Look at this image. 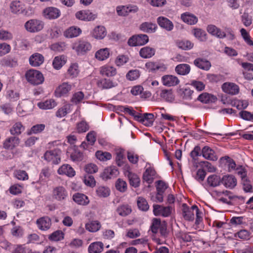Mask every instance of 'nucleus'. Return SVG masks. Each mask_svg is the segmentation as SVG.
<instances>
[{"mask_svg":"<svg viewBox=\"0 0 253 253\" xmlns=\"http://www.w3.org/2000/svg\"><path fill=\"white\" fill-rule=\"evenodd\" d=\"M57 172L60 175H66L69 177H73L76 172L73 168L68 164H64L58 169Z\"/></svg>","mask_w":253,"mask_h":253,"instance_id":"obj_24","label":"nucleus"},{"mask_svg":"<svg viewBox=\"0 0 253 253\" xmlns=\"http://www.w3.org/2000/svg\"><path fill=\"white\" fill-rule=\"evenodd\" d=\"M97 86L102 89H110L117 85V84L109 79H101L97 82Z\"/></svg>","mask_w":253,"mask_h":253,"instance_id":"obj_23","label":"nucleus"},{"mask_svg":"<svg viewBox=\"0 0 253 253\" xmlns=\"http://www.w3.org/2000/svg\"><path fill=\"white\" fill-rule=\"evenodd\" d=\"M99 73L103 76L111 77L116 75L117 70L114 67L106 64L100 68Z\"/></svg>","mask_w":253,"mask_h":253,"instance_id":"obj_21","label":"nucleus"},{"mask_svg":"<svg viewBox=\"0 0 253 253\" xmlns=\"http://www.w3.org/2000/svg\"><path fill=\"white\" fill-rule=\"evenodd\" d=\"M91 35L96 40H102L106 37L107 31L104 26H97L94 28Z\"/></svg>","mask_w":253,"mask_h":253,"instance_id":"obj_25","label":"nucleus"},{"mask_svg":"<svg viewBox=\"0 0 253 253\" xmlns=\"http://www.w3.org/2000/svg\"><path fill=\"white\" fill-rule=\"evenodd\" d=\"M84 94L82 91H78L75 92L71 99V101L75 104L81 102L84 98Z\"/></svg>","mask_w":253,"mask_h":253,"instance_id":"obj_61","label":"nucleus"},{"mask_svg":"<svg viewBox=\"0 0 253 253\" xmlns=\"http://www.w3.org/2000/svg\"><path fill=\"white\" fill-rule=\"evenodd\" d=\"M221 183L226 188L233 189L237 184L236 177L231 174H226L222 177Z\"/></svg>","mask_w":253,"mask_h":253,"instance_id":"obj_11","label":"nucleus"},{"mask_svg":"<svg viewBox=\"0 0 253 253\" xmlns=\"http://www.w3.org/2000/svg\"><path fill=\"white\" fill-rule=\"evenodd\" d=\"M138 10V8L136 5L131 4L118 6L116 8L118 14L123 16L127 15L129 13L136 12Z\"/></svg>","mask_w":253,"mask_h":253,"instance_id":"obj_7","label":"nucleus"},{"mask_svg":"<svg viewBox=\"0 0 253 253\" xmlns=\"http://www.w3.org/2000/svg\"><path fill=\"white\" fill-rule=\"evenodd\" d=\"M154 115L151 113H145L143 115L139 114L136 121L142 123L147 126H151L154 122Z\"/></svg>","mask_w":253,"mask_h":253,"instance_id":"obj_16","label":"nucleus"},{"mask_svg":"<svg viewBox=\"0 0 253 253\" xmlns=\"http://www.w3.org/2000/svg\"><path fill=\"white\" fill-rule=\"evenodd\" d=\"M208 32L211 35L218 38L223 39L226 37L225 33L213 25H210L207 27Z\"/></svg>","mask_w":253,"mask_h":253,"instance_id":"obj_30","label":"nucleus"},{"mask_svg":"<svg viewBox=\"0 0 253 253\" xmlns=\"http://www.w3.org/2000/svg\"><path fill=\"white\" fill-rule=\"evenodd\" d=\"M66 58L64 55L57 56L54 57L52 65L55 69H60L65 63Z\"/></svg>","mask_w":253,"mask_h":253,"instance_id":"obj_43","label":"nucleus"},{"mask_svg":"<svg viewBox=\"0 0 253 253\" xmlns=\"http://www.w3.org/2000/svg\"><path fill=\"white\" fill-rule=\"evenodd\" d=\"M192 33L195 37L200 41H206L207 39L206 33L204 31L200 29H195L193 30Z\"/></svg>","mask_w":253,"mask_h":253,"instance_id":"obj_57","label":"nucleus"},{"mask_svg":"<svg viewBox=\"0 0 253 253\" xmlns=\"http://www.w3.org/2000/svg\"><path fill=\"white\" fill-rule=\"evenodd\" d=\"M139 55L143 58H150L155 53V49L150 46H145L139 50Z\"/></svg>","mask_w":253,"mask_h":253,"instance_id":"obj_32","label":"nucleus"},{"mask_svg":"<svg viewBox=\"0 0 253 253\" xmlns=\"http://www.w3.org/2000/svg\"><path fill=\"white\" fill-rule=\"evenodd\" d=\"M20 139L16 137L11 136L6 138L3 142V147L5 149L12 150L18 146Z\"/></svg>","mask_w":253,"mask_h":253,"instance_id":"obj_18","label":"nucleus"},{"mask_svg":"<svg viewBox=\"0 0 253 253\" xmlns=\"http://www.w3.org/2000/svg\"><path fill=\"white\" fill-rule=\"evenodd\" d=\"M72 48L77 55H84L91 50L92 45L88 41L82 39L75 41L72 44Z\"/></svg>","mask_w":253,"mask_h":253,"instance_id":"obj_1","label":"nucleus"},{"mask_svg":"<svg viewBox=\"0 0 253 253\" xmlns=\"http://www.w3.org/2000/svg\"><path fill=\"white\" fill-rule=\"evenodd\" d=\"M71 105L66 104L62 107L59 108L56 113V116L59 118L65 117L67 114L70 113L71 111Z\"/></svg>","mask_w":253,"mask_h":253,"instance_id":"obj_45","label":"nucleus"},{"mask_svg":"<svg viewBox=\"0 0 253 253\" xmlns=\"http://www.w3.org/2000/svg\"><path fill=\"white\" fill-rule=\"evenodd\" d=\"M129 61V57L123 54L119 55L116 58L115 63L116 66L120 67L126 64Z\"/></svg>","mask_w":253,"mask_h":253,"instance_id":"obj_56","label":"nucleus"},{"mask_svg":"<svg viewBox=\"0 0 253 253\" xmlns=\"http://www.w3.org/2000/svg\"><path fill=\"white\" fill-rule=\"evenodd\" d=\"M84 182L87 186L93 187L95 186L96 181L92 175H85L84 178Z\"/></svg>","mask_w":253,"mask_h":253,"instance_id":"obj_62","label":"nucleus"},{"mask_svg":"<svg viewBox=\"0 0 253 253\" xmlns=\"http://www.w3.org/2000/svg\"><path fill=\"white\" fill-rule=\"evenodd\" d=\"M110 56V49L104 48L97 50L95 54V58L99 61H103L108 59Z\"/></svg>","mask_w":253,"mask_h":253,"instance_id":"obj_34","label":"nucleus"},{"mask_svg":"<svg viewBox=\"0 0 253 253\" xmlns=\"http://www.w3.org/2000/svg\"><path fill=\"white\" fill-rule=\"evenodd\" d=\"M198 99L202 103H209L214 102L216 99V97L209 93H204L200 95L198 97Z\"/></svg>","mask_w":253,"mask_h":253,"instance_id":"obj_47","label":"nucleus"},{"mask_svg":"<svg viewBox=\"0 0 253 253\" xmlns=\"http://www.w3.org/2000/svg\"><path fill=\"white\" fill-rule=\"evenodd\" d=\"M43 22L38 19L29 20L24 25L26 30L30 33L38 32L43 29Z\"/></svg>","mask_w":253,"mask_h":253,"instance_id":"obj_4","label":"nucleus"},{"mask_svg":"<svg viewBox=\"0 0 253 253\" xmlns=\"http://www.w3.org/2000/svg\"><path fill=\"white\" fill-rule=\"evenodd\" d=\"M202 154L205 159L208 160L215 161L218 159L214 150L208 146L202 148Z\"/></svg>","mask_w":253,"mask_h":253,"instance_id":"obj_20","label":"nucleus"},{"mask_svg":"<svg viewBox=\"0 0 253 253\" xmlns=\"http://www.w3.org/2000/svg\"><path fill=\"white\" fill-rule=\"evenodd\" d=\"M137 204L138 209L142 211H147L149 208V206L146 200L142 197L137 198Z\"/></svg>","mask_w":253,"mask_h":253,"instance_id":"obj_54","label":"nucleus"},{"mask_svg":"<svg viewBox=\"0 0 253 253\" xmlns=\"http://www.w3.org/2000/svg\"><path fill=\"white\" fill-rule=\"evenodd\" d=\"M71 159L74 162H79L83 159V154L78 150L75 149L70 154Z\"/></svg>","mask_w":253,"mask_h":253,"instance_id":"obj_63","label":"nucleus"},{"mask_svg":"<svg viewBox=\"0 0 253 253\" xmlns=\"http://www.w3.org/2000/svg\"><path fill=\"white\" fill-rule=\"evenodd\" d=\"M25 129V127L20 122L14 124L10 129V132L12 135H19Z\"/></svg>","mask_w":253,"mask_h":253,"instance_id":"obj_49","label":"nucleus"},{"mask_svg":"<svg viewBox=\"0 0 253 253\" xmlns=\"http://www.w3.org/2000/svg\"><path fill=\"white\" fill-rule=\"evenodd\" d=\"M129 179L130 185L134 187H137L140 184V178L138 175L130 171L126 173Z\"/></svg>","mask_w":253,"mask_h":253,"instance_id":"obj_41","label":"nucleus"},{"mask_svg":"<svg viewBox=\"0 0 253 253\" xmlns=\"http://www.w3.org/2000/svg\"><path fill=\"white\" fill-rule=\"evenodd\" d=\"M57 105L56 102L53 99L47 100L44 102H41L38 103V106L41 109H51Z\"/></svg>","mask_w":253,"mask_h":253,"instance_id":"obj_42","label":"nucleus"},{"mask_svg":"<svg viewBox=\"0 0 253 253\" xmlns=\"http://www.w3.org/2000/svg\"><path fill=\"white\" fill-rule=\"evenodd\" d=\"M43 15L46 19H55L60 16V11L56 7H48L43 10Z\"/></svg>","mask_w":253,"mask_h":253,"instance_id":"obj_13","label":"nucleus"},{"mask_svg":"<svg viewBox=\"0 0 253 253\" xmlns=\"http://www.w3.org/2000/svg\"><path fill=\"white\" fill-rule=\"evenodd\" d=\"M182 215L185 219L192 220L194 218L195 209H193V206L189 208L186 204H182Z\"/></svg>","mask_w":253,"mask_h":253,"instance_id":"obj_26","label":"nucleus"},{"mask_svg":"<svg viewBox=\"0 0 253 253\" xmlns=\"http://www.w3.org/2000/svg\"><path fill=\"white\" fill-rule=\"evenodd\" d=\"M171 211L172 208L170 206L164 207L159 205H153V213L156 216L168 217L170 215Z\"/></svg>","mask_w":253,"mask_h":253,"instance_id":"obj_6","label":"nucleus"},{"mask_svg":"<svg viewBox=\"0 0 253 253\" xmlns=\"http://www.w3.org/2000/svg\"><path fill=\"white\" fill-rule=\"evenodd\" d=\"M36 223L40 230L45 231L50 227L51 221L48 217L44 216L37 219Z\"/></svg>","mask_w":253,"mask_h":253,"instance_id":"obj_22","label":"nucleus"},{"mask_svg":"<svg viewBox=\"0 0 253 253\" xmlns=\"http://www.w3.org/2000/svg\"><path fill=\"white\" fill-rule=\"evenodd\" d=\"M10 9L12 13L16 14L24 13L25 7L24 4L19 0L12 1L10 4Z\"/></svg>","mask_w":253,"mask_h":253,"instance_id":"obj_19","label":"nucleus"},{"mask_svg":"<svg viewBox=\"0 0 253 253\" xmlns=\"http://www.w3.org/2000/svg\"><path fill=\"white\" fill-rule=\"evenodd\" d=\"M72 85L67 83H63L59 85L54 91L55 96L57 97L67 96L71 90Z\"/></svg>","mask_w":253,"mask_h":253,"instance_id":"obj_9","label":"nucleus"},{"mask_svg":"<svg viewBox=\"0 0 253 253\" xmlns=\"http://www.w3.org/2000/svg\"><path fill=\"white\" fill-rule=\"evenodd\" d=\"M161 80L163 84L167 86H175L180 82L177 77L170 75L163 76Z\"/></svg>","mask_w":253,"mask_h":253,"instance_id":"obj_14","label":"nucleus"},{"mask_svg":"<svg viewBox=\"0 0 253 253\" xmlns=\"http://www.w3.org/2000/svg\"><path fill=\"white\" fill-rule=\"evenodd\" d=\"M143 91V87L139 85L133 86L130 90L131 93L134 96L140 95L142 97H146L147 96L149 97L151 95V93L149 92H145L142 94Z\"/></svg>","mask_w":253,"mask_h":253,"instance_id":"obj_40","label":"nucleus"},{"mask_svg":"<svg viewBox=\"0 0 253 253\" xmlns=\"http://www.w3.org/2000/svg\"><path fill=\"white\" fill-rule=\"evenodd\" d=\"M119 173L118 169L115 166H110L104 169L101 174V177L104 180H108L116 177Z\"/></svg>","mask_w":253,"mask_h":253,"instance_id":"obj_12","label":"nucleus"},{"mask_svg":"<svg viewBox=\"0 0 253 253\" xmlns=\"http://www.w3.org/2000/svg\"><path fill=\"white\" fill-rule=\"evenodd\" d=\"M177 47L183 50H190L193 47V43L188 40H178L176 42Z\"/></svg>","mask_w":253,"mask_h":253,"instance_id":"obj_48","label":"nucleus"},{"mask_svg":"<svg viewBox=\"0 0 253 253\" xmlns=\"http://www.w3.org/2000/svg\"><path fill=\"white\" fill-rule=\"evenodd\" d=\"M116 211L120 216H126L131 212L132 210L128 205H122L117 208Z\"/></svg>","mask_w":253,"mask_h":253,"instance_id":"obj_44","label":"nucleus"},{"mask_svg":"<svg viewBox=\"0 0 253 253\" xmlns=\"http://www.w3.org/2000/svg\"><path fill=\"white\" fill-rule=\"evenodd\" d=\"M66 45L64 42H57L51 45L50 48L55 51H62L66 49Z\"/></svg>","mask_w":253,"mask_h":253,"instance_id":"obj_60","label":"nucleus"},{"mask_svg":"<svg viewBox=\"0 0 253 253\" xmlns=\"http://www.w3.org/2000/svg\"><path fill=\"white\" fill-rule=\"evenodd\" d=\"M64 238V234L61 231H56L52 233L49 239L50 240L53 241H58L63 239Z\"/></svg>","mask_w":253,"mask_h":253,"instance_id":"obj_64","label":"nucleus"},{"mask_svg":"<svg viewBox=\"0 0 253 253\" xmlns=\"http://www.w3.org/2000/svg\"><path fill=\"white\" fill-rule=\"evenodd\" d=\"M44 61V57L39 53L32 54L29 58V62L31 66L38 67L42 65Z\"/></svg>","mask_w":253,"mask_h":253,"instance_id":"obj_27","label":"nucleus"},{"mask_svg":"<svg viewBox=\"0 0 253 253\" xmlns=\"http://www.w3.org/2000/svg\"><path fill=\"white\" fill-rule=\"evenodd\" d=\"M89 129L88 124L84 120H82L76 124V130L79 133L85 132Z\"/></svg>","mask_w":253,"mask_h":253,"instance_id":"obj_51","label":"nucleus"},{"mask_svg":"<svg viewBox=\"0 0 253 253\" xmlns=\"http://www.w3.org/2000/svg\"><path fill=\"white\" fill-rule=\"evenodd\" d=\"M61 151L58 149L46 151L44 154V159L52 164H58L61 161Z\"/></svg>","mask_w":253,"mask_h":253,"instance_id":"obj_3","label":"nucleus"},{"mask_svg":"<svg viewBox=\"0 0 253 253\" xmlns=\"http://www.w3.org/2000/svg\"><path fill=\"white\" fill-rule=\"evenodd\" d=\"M82 33V30L80 28L72 26L68 28L64 33V35L65 37L68 38H73L79 36Z\"/></svg>","mask_w":253,"mask_h":253,"instance_id":"obj_31","label":"nucleus"},{"mask_svg":"<svg viewBox=\"0 0 253 253\" xmlns=\"http://www.w3.org/2000/svg\"><path fill=\"white\" fill-rule=\"evenodd\" d=\"M194 63L198 68L205 71L209 70L211 67V62L209 60L202 58L196 59Z\"/></svg>","mask_w":253,"mask_h":253,"instance_id":"obj_28","label":"nucleus"},{"mask_svg":"<svg viewBox=\"0 0 253 253\" xmlns=\"http://www.w3.org/2000/svg\"><path fill=\"white\" fill-rule=\"evenodd\" d=\"M155 173V170L152 168L149 167L147 168L143 173V180L148 184H151L153 181Z\"/></svg>","mask_w":253,"mask_h":253,"instance_id":"obj_33","label":"nucleus"},{"mask_svg":"<svg viewBox=\"0 0 253 253\" xmlns=\"http://www.w3.org/2000/svg\"><path fill=\"white\" fill-rule=\"evenodd\" d=\"M158 25L167 31H171L173 30L174 25L172 22L168 18L160 16L157 19Z\"/></svg>","mask_w":253,"mask_h":253,"instance_id":"obj_17","label":"nucleus"},{"mask_svg":"<svg viewBox=\"0 0 253 253\" xmlns=\"http://www.w3.org/2000/svg\"><path fill=\"white\" fill-rule=\"evenodd\" d=\"M149 41L148 36L144 34L134 35L130 37L127 44L130 46H141L146 44Z\"/></svg>","mask_w":253,"mask_h":253,"instance_id":"obj_5","label":"nucleus"},{"mask_svg":"<svg viewBox=\"0 0 253 253\" xmlns=\"http://www.w3.org/2000/svg\"><path fill=\"white\" fill-rule=\"evenodd\" d=\"M80 72L77 63H72L68 70V75L71 78L77 77Z\"/></svg>","mask_w":253,"mask_h":253,"instance_id":"obj_52","label":"nucleus"},{"mask_svg":"<svg viewBox=\"0 0 253 253\" xmlns=\"http://www.w3.org/2000/svg\"><path fill=\"white\" fill-rule=\"evenodd\" d=\"M76 17L79 20L89 21L96 19L97 14L89 10H80L76 13Z\"/></svg>","mask_w":253,"mask_h":253,"instance_id":"obj_10","label":"nucleus"},{"mask_svg":"<svg viewBox=\"0 0 253 253\" xmlns=\"http://www.w3.org/2000/svg\"><path fill=\"white\" fill-rule=\"evenodd\" d=\"M181 18L183 22L189 25H194L198 21V19L195 16L188 12L182 14Z\"/></svg>","mask_w":253,"mask_h":253,"instance_id":"obj_37","label":"nucleus"},{"mask_svg":"<svg viewBox=\"0 0 253 253\" xmlns=\"http://www.w3.org/2000/svg\"><path fill=\"white\" fill-rule=\"evenodd\" d=\"M160 95L162 99L168 102H171L174 100V96L171 90L163 89Z\"/></svg>","mask_w":253,"mask_h":253,"instance_id":"obj_53","label":"nucleus"},{"mask_svg":"<svg viewBox=\"0 0 253 253\" xmlns=\"http://www.w3.org/2000/svg\"><path fill=\"white\" fill-rule=\"evenodd\" d=\"M96 193L98 197L105 198L109 196L110 190L107 187L100 186L97 188Z\"/></svg>","mask_w":253,"mask_h":253,"instance_id":"obj_50","label":"nucleus"},{"mask_svg":"<svg viewBox=\"0 0 253 253\" xmlns=\"http://www.w3.org/2000/svg\"><path fill=\"white\" fill-rule=\"evenodd\" d=\"M157 26L156 24L151 22H144L140 26V29L146 33H152L156 31Z\"/></svg>","mask_w":253,"mask_h":253,"instance_id":"obj_35","label":"nucleus"},{"mask_svg":"<svg viewBox=\"0 0 253 253\" xmlns=\"http://www.w3.org/2000/svg\"><path fill=\"white\" fill-rule=\"evenodd\" d=\"M25 77L29 83L34 85L41 84L44 81L42 74L40 71L34 69L27 71Z\"/></svg>","mask_w":253,"mask_h":253,"instance_id":"obj_2","label":"nucleus"},{"mask_svg":"<svg viewBox=\"0 0 253 253\" xmlns=\"http://www.w3.org/2000/svg\"><path fill=\"white\" fill-rule=\"evenodd\" d=\"M222 179L219 176L215 174H212L207 178V183L211 187H217L221 183Z\"/></svg>","mask_w":253,"mask_h":253,"instance_id":"obj_38","label":"nucleus"},{"mask_svg":"<svg viewBox=\"0 0 253 253\" xmlns=\"http://www.w3.org/2000/svg\"><path fill=\"white\" fill-rule=\"evenodd\" d=\"M190 65L187 64H180L177 65L175 68L176 73L180 75H186L190 72Z\"/></svg>","mask_w":253,"mask_h":253,"instance_id":"obj_39","label":"nucleus"},{"mask_svg":"<svg viewBox=\"0 0 253 253\" xmlns=\"http://www.w3.org/2000/svg\"><path fill=\"white\" fill-rule=\"evenodd\" d=\"M53 197L58 201L66 199L68 196V192L63 186H57L53 190Z\"/></svg>","mask_w":253,"mask_h":253,"instance_id":"obj_15","label":"nucleus"},{"mask_svg":"<svg viewBox=\"0 0 253 253\" xmlns=\"http://www.w3.org/2000/svg\"><path fill=\"white\" fill-rule=\"evenodd\" d=\"M85 226L86 229L88 231L95 232L100 229L101 225L100 222L97 220H94L86 223Z\"/></svg>","mask_w":253,"mask_h":253,"instance_id":"obj_46","label":"nucleus"},{"mask_svg":"<svg viewBox=\"0 0 253 253\" xmlns=\"http://www.w3.org/2000/svg\"><path fill=\"white\" fill-rule=\"evenodd\" d=\"M96 158L101 161H106L112 158L111 154L107 152L97 151L95 153Z\"/></svg>","mask_w":253,"mask_h":253,"instance_id":"obj_55","label":"nucleus"},{"mask_svg":"<svg viewBox=\"0 0 253 253\" xmlns=\"http://www.w3.org/2000/svg\"><path fill=\"white\" fill-rule=\"evenodd\" d=\"M116 188L121 192H125L127 189L126 182L121 178H119L116 182Z\"/></svg>","mask_w":253,"mask_h":253,"instance_id":"obj_59","label":"nucleus"},{"mask_svg":"<svg viewBox=\"0 0 253 253\" xmlns=\"http://www.w3.org/2000/svg\"><path fill=\"white\" fill-rule=\"evenodd\" d=\"M120 110L133 116L135 120H136V118H137L139 114V113H137L135 110L133 109L132 107L120 106Z\"/></svg>","mask_w":253,"mask_h":253,"instance_id":"obj_58","label":"nucleus"},{"mask_svg":"<svg viewBox=\"0 0 253 253\" xmlns=\"http://www.w3.org/2000/svg\"><path fill=\"white\" fill-rule=\"evenodd\" d=\"M103 244L101 242L92 243L88 247L89 253H100L103 249Z\"/></svg>","mask_w":253,"mask_h":253,"instance_id":"obj_36","label":"nucleus"},{"mask_svg":"<svg viewBox=\"0 0 253 253\" xmlns=\"http://www.w3.org/2000/svg\"><path fill=\"white\" fill-rule=\"evenodd\" d=\"M73 200L78 205L85 206L88 204L89 200L87 196L84 194L77 193L73 195Z\"/></svg>","mask_w":253,"mask_h":253,"instance_id":"obj_29","label":"nucleus"},{"mask_svg":"<svg viewBox=\"0 0 253 253\" xmlns=\"http://www.w3.org/2000/svg\"><path fill=\"white\" fill-rule=\"evenodd\" d=\"M221 88L224 92L232 95L237 94L240 90L238 85L230 82L224 83L221 86Z\"/></svg>","mask_w":253,"mask_h":253,"instance_id":"obj_8","label":"nucleus"}]
</instances>
